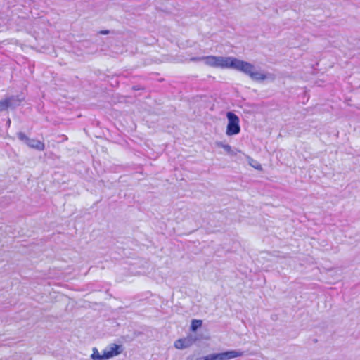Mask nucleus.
Returning <instances> with one entry per match:
<instances>
[{
    "mask_svg": "<svg viewBox=\"0 0 360 360\" xmlns=\"http://www.w3.org/2000/svg\"><path fill=\"white\" fill-rule=\"evenodd\" d=\"M229 68L242 71L244 73L248 75L251 79L254 80L262 81L266 79V76L264 75L257 72L255 70L254 66L248 62L231 58V62L229 63Z\"/></svg>",
    "mask_w": 360,
    "mask_h": 360,
    "instance_id": "obj_1",
    "label": "nucleus"
},
{
    "mask_svg": "<svg viewBox=\"0 0 360 360\" xmlns=\"http://www.w3.org/2000/svg\"><path fill=\"white\" fill-rule=\"evenodd\" d=\"M231 57H219L214 56H204L200 58L205 63L210 67L229 68Z\"/></svg>",
    "mask_w": 360,
    "mask_h": 360,
    "instance_id": "obj_2",
    "label": "nucleus"
},
{
    "mask_svg": "<svg viewBox=\"0 0 360 360\" xmlns=\"http://www.w3.org/2000/svg\"><path fill=\"white\" fill-rule=\"evenodd\" d=\"M228 118V124L226 134L228 136H233L240 133V120L239 117L232 112H228L226 114Z\"/></svg>",
    "mask_w": 360,
    "mask_h": 360,
    "instance_id": "obj_3",
    "label": "nucleus"
},
{
    "mask_svg": "<svg viewBox=\"0 0 360 360\" xmlns=\"http://www.w3.org/2000/svg\"><path fill=\"white\" fill-rule=\"evenodd\" d=\"M242 356V352L231 350L225 352L210 354L204 357V360H230L231 359Z\"/></svg>",
    "mask_w": 360,
    "mask_h": 360,
    "instance_id": "obj_4",
    "label": "nucleus"
},
{
    "mask_svg": "<svg viewBox=\"0 0 360 360\" xmlns=\"http://www.w3.org/2000/svg\"><path fill=\"white\" fill-rule=\"evenodd\" d=\"M22 100L18 96H11L0 101V112L7 110L9 108H14L19 105Z\"/></svg>",
    "mask_w": 360,
    "mask_h": 360,
    "instance_id": "obj_5",
    "label": "nucleus"
},
{
    "mask_svg": "<svg viewBox=\"0 0 360 360\" xmlns=\"http://www.w3.org/2000/svg\"><path fill=\"white\" fill-rule=\"evenodd\" d=\"M122 352L121 345L112 344L104 350V357H105L106 359H109L113 356L120 354Z\"/></svg>",
    "mask_w": 360,
    "mask_h": 360,
    "instance_id": "obj_6",
    "label": "nucleus"
},
{
    "mask_svg": "<svg viewBox=\"0 0 360 360\" xmlns=\"http://www.w3.org/2000/svg\"><path fill=\"white\" fill-rule=\"evenodd\" d=\"M195 340L191 337L188 336L184 338H181L174 342V347L179 349H183L191 346Z\"/></svg>",
    "mask_w": 360,
    "mask_h": 360,
    "instance_id": "obj_7",
    "label": "nucleus"
},
{
    "mask_svg": "<svg viewBox=\"0 0 360 360\" xmlns=\"http://www.w3.org/2000/svg\"><path fill=\"white\" fill-rule=\"evenodd\" d=\"M27 146L34 149H37L38 150L42 151L45 148L44 143L39 140L30 139L29 142H27Z\"/></svg>",
    "mask_w": 360,
    "mask_h": 360,
    "instance_id": "obj_8",
    "label": "nucleus"
},
{
    "mask_svg": "<svg viewBox=\"0 0 360 360\" xmlns=\"http://www.w3.org/2000/svg\"><path fill=\"white\" fill-rule=\"evenodd\" d=\"M93 360H105V357H104V352L103 354H100L98 350L94 347L93 348V354L91 356Z\"/></svg>",
    "mask_w": 360,
    "mask_h": 360,
    "instance_id": "obj_9",
    "label": "nucleus"
},
{
    "mask_svg": "<svg viewBox=\"0 0 360 360\" xmlns=\"http://www.w3.org/2000/svg\"><path fill=\"white\" fill-rule=\"evenodd\" d=\"M202 321L201 320L194 319L193 320L191 326V329L193 331L197 330L202 326Z\"/></svg>",
    "mask_w": 360,
    "mask_h": 360,
    "instance_id": "obj_10",
    "label": "nucleus"
},
{
    "mask_svg": "<svg viewBox=\"0 0 360 360\" xmlns=\"http://www.w3.org/2000/svg\"><path fill=\"white\" fill-rule=\"evenodd\" d=\"M249 163L250 165L254 167L255 169H256L257 170H259V171H261L262 170V166L261 165V164H259V162H257V161L254 160L253 159H250L249 160Z\"/></svg>",
    "mask_w": 360,
    "mask_h": 360,
    "instance_id": "obj_11",
    "label": "nucleus"
},
{
    "mask_svg": "<svg viewBox=\"0 0 360 360\" xmlns=\"http://www.w3.org/2000/svg\"><path fill=\"white\" fill-rule=\"evenodd\" d=\"M18 137L20 140L25 141L27 144V142L30 141V139L22 132H19L18 134Z\"/></svg>",
    "mask_w": 360,
    "mask_h": 360,
    "instance_id": "obj_12",
    "label": "nucleus"
},
{
    "mask_svg": "<svg viewBox=\"0 0 360 360\" xmlns=\"http://www.w3.org/2000/svg\"><path fill=\"white\" fill-rule=\"evenodd\" d=\"M186 360H204V357L193 354L189 356Z\"/></svg>",
    "mask_w": 360,
    "mask_h": 360,
    "instance_id": "obj_13",
    "label": "nucleus"
},
{
    "mask_svg": "<svg viewBox=\"0 0 360 360\" xmlns=\"http://www.w3.org/2000/svg\"><path fill=\"white\" fill-rule=\"evenodd\" d=\"M100 33L102 34H107L109 33V31L108 30H102L100 32Z\"/></svg>",
    "mask_w": 360,
    "mask_h": 360,
    "instance_id": "obj_14",
    "label": "nucleus"
}]
</instances>
